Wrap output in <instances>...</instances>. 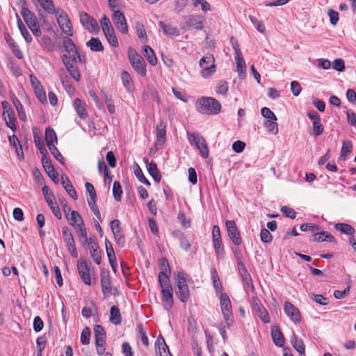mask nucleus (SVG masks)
Returning <instances> with one entry per match:
<instances>
[{
    "label": "nucleus",
    "instance_id": "41",
    "mask_svg": "<svg viewBox=\"0 0 356 356\" xmlns=\"http://www.w3.org/2000/svg\"><path fill=\"white\" fill-rule=\"evenodd\" d=\"M41 7L46 12L54 14L56 13L55 6L53 0H37Z\"/></svg>",
    "mask_w": 356,
    "mask_h": 356
},
{
    "label": "nucleus",
    "instance_id": "16",
    "mask_svg": "<svg viewBox=\"0 0 356 356\" xmlns=\"http://www.w3.org/2000/svg\"><path fill=\"white\" fill-rule=\"evenodd\" d=\"M62 60L65 65L66 70L70 73V76L76 81H79L81 79L79 70L74 63H70V60L67 58V55L64 54L62 56Z\"/></svg>",
    "mask_w": 356,
    "mask_h": 356
},
{
    "label": "nucleus",
    "instance_id": "10",
    "mask_svg": "<svg viewBox=\"0 0 356 356\" xmlns=\"http://www.w3.org/2000/svg\"><path fill=\"white\" fill-rule=\"evenodd\" d=\"M252 307L264 323H266L270 321V317L267 310L262 305L260 300L256 296L252 298Z\"/></svg>",
    "mask_w": 356,
    "mask_h": 356
},
{
    "label": "nucleus",
    "instance_id": "28",
    "mask_svg": "<svg viewBox=\"0 0 356 356\" xmlns=\"http://www.w3.org/2000/svg\"><path fill=\"white\" fill-rule=\"evenodd\" d=\"M314 241L315 242H323V241H328L336 243V240L334 237L330 233L323 231L318 233H315L314 234Z\"/></svg>",
    "mask_w": 356,
    "mask_h": 356
},
{
    "label": "nucleus",
    "instance_id": "26",
    "mask_svg": "<svg viewBox=\"0 0 356 356\" xmlns=\"http://www.w3.org/2000/svg\"><path fill=\"white\" fill-rule=\"evenodd\" d=\"M4 38H5L6 42L8 44L10 47L12 49L13 52L15 55V56L19 59L22 58L23 57V54L22 53L21 50L19 49V47L17 46V44L15 42L13 38L8 33H6L4 35Z\"/></svg>",
    "mask_w": 356,
    "mask_h": 356
},
{
    "label": "nucleus",
    "instance_id": "14",
    "mask_svg": "<svg viewBox=\"0 0 356 356\" xmlns=\"http://www.w3.org/2000/svg\"><path fill=\"white\" fill-rule=\"evenodd\" d=\"M32 86L34 88L35 95L41 103L47 102V97L42 86L38 79L33 75L30 76Z\"/></svg>",
    "mask_w": 356,
    "mask_h": 356
},
{
    "label": "nucleus",
    "instance_id": "23",
    "mask_svg": "<svg viewBox=\"0 0 356 356\" xmlns=\"http://www.w3.org/2000/svg\"><path fill=\"white\" fill-rule=\"evenodd\" d=\"M61 184L68 195L74 200H77L76 192L69 179L65 176L61 177Z\"/></svg>",
    "mask_w": 356,
    "mask_h": 356
},
{
    "label": "nucleus",
    "instance_id": "7",
    "mask_svg": "<svg viewBox=\"0 0 356 356\" xmlns=\"http://www.w3.org/2000/svg\"><path fill=\"white\" fill-rule=\"evenodd\" d=\"M129 56L134 70L141 76H145L146 75V64L143 57L136 53L129 54Z\"/></svg>",
    "mask_w": 356,
    "mask_h": 356
},
{
    "label": "nucleus",
    "instance_id": "22",
    "mask_svg": "<svg viewBox=\"0 0 356 356\" xmlns=\"http://www.w3.org/2000/svg\"><path fill=\"white\" fill-rule=\"evenodd\" d=\"M159 26L162 29L163 33L168 37L174 38L179 35V29L170 24H165L163 21H160Z\"/></svg>",
    "mask_w": 356,
    "mask_h": 356
},
{
    "label": "nucleus",
    "instance_id": "63",
    "mask_svg": "<svg viewBox=\"0 0 356 356\" xmlns=\"http://www.w3.org/2000/svg\"><path fill=\"white\" fill-rule=\"evenodd\" d=\"M42 163L46 172H52L53 170H54L51 160L47 156L42 157Z\"/></svg>",
    "mask_w": 356,
    "mask_h": 356
},
{
    "label": "nucleus",
    "instance_id": "51",
    "mask_svg": "<svg viewBox=\"0 0 356 356\" xmlns=\"http://www.w3.org/2000/svg\"><path fill=\"white\" fill-rule=\"evenodd\" d=\"M324 131V127L321 122H312V131L310 132V135H313L316 137L322 134Z\"/></svg>",
    "mask_w": 356,
    "mask_h": 356
},
{
    "label": "nucleus",
    "instance_id": "35",
    "mask_svg": "<svg viewBox=\"0 0 356 356\" xmlns=\"http://www.w3.org/2000/svg\"><path fill=\"white\" fill-rule=\"evenodd\" d=\"M291 343L293 347L299 353V354H305V347L304 342L301 339H298V337L293 334L291 340Z\"/></svg>",
    "mask_w": 356,
    "mask_h": 356
},
{
    "label": "nucleus",
    "instance_id": "42",
    "mask_svg": "<svg viewBox=\"0 0 356 356\" xmlns=\"http://www.w3.org/2000/svg\"><path fill=\"white\" fill-rule=\"evenodd\" d=\"M102 31L105 34L114 33V29L111 24L109 19L104 15L100 20Z\"/></svg>",
    "mask_w": 356,
    "mask_h": 356
},
{
    "label": "nucleus",
    "instance_id": "49",
    "mask_svg": "<svg viewBox=\"0 0 356 356\" xmlns=\"http://www.w3.org/2000/svg\"><path fill=\"white\" fill-rule=\"evenodd\" d=\"M105 246L106 254L109 261L113 262V261L116 260V257L113 246L107 238L105 239Z\"/></svg>",
    "mask_w": 356,
    "mask_h": 356
},
{
    "label": "nucleus",
    "instance_id": "47",
    "mask_svg": "<svg viewBox=\"0 0 356 356\" xmlns=\"http://www.w3.org/2000/svg\"><path fill=\"white\" fill-rule=\"evenodd\" d=\"M67 58L70 60V63H72L74 64V63L80 62V63H86V58L83 56H81L79 51L78 49L75 50L74 52H71L70 54L67 55Z\"/></svg>",
    "mask_w": 356,
    "mask_h": 356
},
{
    "label": "nucleus",
    "instance_id": "18",
    "mask_svg": "<svg viewBox=\"0 0 356 356\" xmlns=\"http://www.w3.org/2000/svg\"><path fill=\"white\" fill-rule=\"evenodd\" d=\"M101 285L104 295L109 296L111 294V276L107 270L101 273Z\"/></svg>",
    "mask_w": 356,
    "mask_h": 356
},
{
    "label": "nucleus",
    "instance_id": "2",
    "mask_svg": "<svg viewBox=\"0 0 356 356\" xmlns=\"http://www.w3.org/2000/svg\"><path fill=\"white\" fill-rule=\"evenodd\" d=\"M220 307L224 321L227 327L233 323V314L231 301L227 293H221L220 297Z\"/></svg>",
    "mask_w": 356,
    "mask_h": 356
},
{
    "label": "nucleus",
    "instance_id": "32",
    "mask_svg": "<svg viewBox=\"0 0 356 356\" xmlns=\"http://www.w3.org/2000/svg\"><path fill=\"white\" fill-rule=\"evenodd\" d=\"M147 169L155 181L159 182L161 181V176L158 170L156 164L154 162L147 163Z\"/></svg>",
    "mask_w": 356,
    "mask_h": 356
},
{
    "label": "nucleus",
    "instance_id": "4",
    "mask_svg": "<svg viewBox=\"0 0 356 356\" xmlns=\"http://www.w3.org/2000/svg\"><path fill=\"white\" fill-rule=\"evenodd\" d=\"M176 282L178 291L176 292L179 299L182 302L188 300L189 297V288L186 282L185 274L184 273L178 272L176 275Z\"/></svg>",
    "mask_w": 356,
    "mask_h": 356
},
{
    "label": "nucleus",
    "instance_id": "59",
    "mask_svg": "<svg viewBox=\"0 0 356 356\" xmlns=\"http://www.w3.org/2000/svg\"><path fill=\"white\" fill-rule=\"evenodd\" d=\"M62 233L66 245L75 243L72 234L67 227L63 228Z\"/></svg>",
    "mask_w": 356,
    "mask_h": 356
},
{
    "label": "nucleus",
    "instance_id": "29",
    "mask_svg": "<svg viewBox=\"0 0 356 356\" xmlns=\"http://www.w3.org/2000/svg\"><path fill=\"white\" fill-rule=\"evenodd\" d=\"M74 107L76 113L81 118L86 119L88 117V113L85 108V104L82 102V101L80 99L76 98L74 99Z\"/></svg>",
    "mask_w": 356,
    "mask_h": 356
},
{
    "label": "nucleus",
    "instance_id": "11",
    "mask_svg": "<svg viewBox=\"0 0 356 356\" xmlns=\"http://www.w3.org/2000/svg\"><path fill=\"white\" fill-rule=\"evenodd\" d=\"M57 22L63 32L68 36L73 35L71 22L65 12H61L57 16Z\"/></svg>",
    "mask_w": 356,
    "mask_h": 356
},
{
    "label": "nucleus",
    "instance_id": "37",
    "mask_svg": "<svg viewBox=\"0 0 356 356\" xmlns=\"http://www.w3.org/2000/svg\"><path fill=\"white\" fill-rule=\"evenodd\" d=\"M110 321L115 324L118 325L121 323V315L119 310V308L117 306H112L110 310Z\"/></svg>",
    "mask_w": 356,
    "mask_h": 356
},
{
    "label": "nucleus",
    "instance_id": "3",
    "mask_svg": "<svg viewBox=\"0 0 356 356\" xmlns=\"http://www.w3.org/2000/svg\"><path fill=\"white\" fill-rule=\"evenodd\" d=\"M188 140L191 145H195L204 159L209 156V149L205 139L199 134L187 132Z\"/></svg>",
    "mask_w": 356,
    "mask_h": 356
},
{
    "label": "nucleus",
    "instance_id": "27",
    "mask_svg": "<svg viewBox=\"0 0 356 356\" xmlns=\"http://www.w3.org/2000/svg\"><path fill=\"white\" fill-rule=\"evenodd\" d=\"M186 26L197 30L202 29V22L201 17L199 15H191L188 17L186 22Z\"/></svg>",
    "mask_w": 356,
    "mask_h": 356
},
{
    "label": "nucleus",
    "instance_id": "17",
    "mask_svg": "<svg viewBox=\"0 0 356 356\" xmlns=\"http://www.w3.org/2000/svg\"><path fill=\"white\" fill-rule=\"evenodd\" d=\"M77 269L83 282L88 285H90V269L86 261H79L77 262Z\"/></svg>",
    "mask_w": 356,
    "mask_h": 356
},
{
    "label": "nucleus",
    "instance_id": "1",
    "mask_svg": "<svg viewBox=\"0 0 356 356\" xmlns=\"http://www.w3.org/2000/svg\"><path fill=\"white\" fill-rule=\"evenodd\" d=\"M196 109L202 114L216 115L221 111V104L215 98L202 97L197 101Z\"/></svg>",
    "mask_w": 356,
    "mask_h": 356
},
{
    "label": "nucleus",
    "instance_id": "39",
    "mask_svg": "<svg viewBox=\"0 0 356 356\" xmlns=\"http://www.w3.org/2000/svg\"><path fill=\"white\" fill-rule=\"evenodd\" d=\"M45 140L47 147L54 145V142L57 143V136L53 129L50 127L46 129Z\"/></svg>",
    "mask_w": 356,
    "mask_h": 356
},
{
    "label": "nucleus",
    "instance_id": "60",
    "mask_svg": "<svg viewBox=\"0 0 356 356\" xmlns=\"http://www.w3.org/2000/svg\"><path fill=\"white\" fill-rule=\"evenodd\" d=\"M136 28L138 37L143 40V42H145L147 38L144 26L142 24H137Z\"/></svg>",
    "mask_w": 356,
    "mask_h": 356
},
{
    "label": "nucleus",
    "instance_id": "57",
    "mask_svg": "<svg viewBox=\"0 0 356 356\" xmlns=\"http://www.w3.org/2000/svg\"><path fill=\"white\" fill-rule=\"evenodd\" d=\"M48 148L55 159L61 164H64L65 159L57 147L54 145H52L48 147Z\"/></svg>",
    "mask_w": 356,
    "mask_h": 356
},
{
    "label": "nucleus",
    "instance_id": "24",
    "mask_svg": "<svg viewBox=\"0 0 356 356\" xmlns=\"http://www.w3.org/2000/svg\"><path fill=\"white\" fill-rule=\"evenodd\" d=\"M271 337L273 342L277 346L282 347L284 344V339L280 329L274 326L271 329Z\"/></svg>",
    "mask_w": 356,
    "mask_h": 356
},
{
    "label": "nucleus",
    "instance_id": "40",
    "mask_svg": "<svg viewBox=\"0 0 356 356\" xmlns=\"http://www.w3.org/2000/svg\"><path fill=\"white\" fill-rule=\"evenodd\" d=\"M334 227L337 230L348 236H352L355 233L354 228L346 223H337Z\"/></svg>",
    "mask_w": 356,
    "mask_h": 356
},
{
    "label": "nucleus",
    "instance_id": "30",
    "mask_svg": "<svg viewBox=\"0 0 356 356\" xmlns=\"http://www.w3.org/2000/svg\"><path fill=\"white\" fill-rule=\"evenodd\" d=\"M95 344L106 343V332L104 327L100 325H95L94 327Z\"/></svg>",
    "mask_w": 356,
    "mask_h": 356
},
{
    "label": "nucleus",
    "instance_id": "53",
    "mask_svg": "<svg viewBox=\"0 0 356 356\" xmlns=\"http://www.w3.org/2000/svg\"><path fill=\"white\" fill-rule=\"evenodd\" d=\"M67 71L63 68L60 69V72H59V76H60V79L62 82V84L63 86L66 88V89H70L71 88V84L69 81V79H68V76L67 74Z\"/></svg>",
    "mask_w": 356,
    "mask_h": 356
},
{
    "label": "nucleus",
    "instance_id": "38",
    "mask_svg": "<svg viewBox=\"0 0 356 356\" xmlns=\"http://www.w3.org/2000/svg\"><path fill=\"white\" fill-rule=\"evenodd\" d=\"M170 275L166 272H160L159 274V282L161 289L172 287L170 282Z\"/></svg>",
    "mask_w": 356,
    "mask_h": 356
},
{
    "label": "nucleus",
    "instance_id": "12",
    "mask_svg": "<svg viewBox=\"0 0 356 356\" xmlns=\"http://www.w3.org/2000/svg\"><path fill=\"white\" fill-rule=\"evenodd\" d=\"M284 310L285 314L294 323H298L301 320V315L299 309L289 301L284 302Z\"/></svg>",
    "mask_w": 356,
    "mask_h": 356
},
{
    "label": "nucleus",
    "instance_id": "46",
    "mask_svg": "<svg viewBox=\"0 0 356 356\" xmlns=\"http://www.w3.org/2000/svg\"><path fill=\"white\" fill-rule=\"evenodd\" d=\"M121 80L127 90L130 91L133 86V82L130 74L127 71H122L121 72Z\"/></svg>",
    "mask_w": 356,
    "mask_h": 356
},
{
    "label": "nucleus",
    "instance_id": "33",
    "mask_svg": "<svg viewBox=\"0 0 356 356\" xmlns=\"http://www.w3.org/2000/svg\"><path fill=\"white\" fill-rule=\"evenodd\" d=\"M144 56L147 61L153 66L157 64V58L153 49L148 45L144 47Z\"/></svg>",
    "mask_w": 356,
    "mask_h": 356
},
{
    "label": "nucleus",
    "instance_id": "58",
    "mask_svg": "<svg viewBox=\"0 0 356 356\" xmlns=\"http://www.w3.org/2000/svg\"><path fill=\"white\" fill-rule=\"evenodd\" d=\"M134 174L141 183L146 184L147 186L150 185L149 181L144 176L143 172L138 165H136V167L134 169Z\"/></svg>",
    "mask_w": 356,
    "mask_h": 356
},
{
    "label": "nucleus",
    "instance_id": "21",
    "mask_svg": "<svg viewBox=\"0 0 356 356\" xmlns=\"http://www.w3.org/2000/svg\"><path fill=\"white\" fill-rule=\"evenodd\" d=\"M172 291V287L161 289L162 300L166 309H170L173 305Z\"/></svg>",
    "mask_w": 356,
    "mask_h": 356
},
{
    "label": "nucleus",
    "instance_id": "36",
    "mask_svg": "<svg viewBox=\"0 0 356 356\" xmlns=\"http://www.w3.org/2000/svg\"><path fill=\"white\" fill-rule=\"evenodd\" d=\"M86 45L90 47V50L92 51H102L104 50V46L97 38H92L86 42Z\"/></svg>",
    "mask_w": 356,
    "mask_h": 356
},
{
    "label": "nucleus",
    "instance_id": "20",
    "mask_svg": "<svg viewBox=\"0 0 356 356\" xmlns=\"http://www.w3.org/2000/svg\"><path fill=\"white\" fill-rule=\"evenodd\" d=\"M166 124L163 120H161L156 127V145L162 146L165 142Z\"/></svg>",
    "mask_w": 356,
    "mask_h": 356
},
{
    "label": "nucleus",
    "instance_id": "6",
    "mask_svg": "<svg viewBox=\"0 0 356 356\" xmlns=\"http://www.w3.org/2000/svg\"><path fill=\"white\" fill-rule=\"evenodd\" d=\"M42 191L44 197V199L48 205L49 206L54 215L57 218L60 219L62 218L61 212L56 202H53L54 196L52 192L49 190V188L47 186H44L42 188Z\"/></svg>",
    "mask_w": 356,
    "mask_h": 356
},
{
    "label": "nucleus",
    "instance_id": "44",
    "mask_svg": "<svg viewBox=\"0 0 356 356\" xmlns=\"http://www.w3.org/2000/svg\"><path fill=\"white\" fill-rule=\"evenodd\" d=\"M70 224L74 227L76 226L77 223H83V220L81 215L76 211H71L70 216L67 218Z\"/></svg>",
    "mask_w": 356,
    "mask_h": 356
},
{
    "label": "nucleus",
    "instance_id": "31",
    "mask_svg": "<svg viewBox=\"0 0 356 356\" xmlns=\"http://www.w3.org/2000/svg\"><path fill=\"white\" fill-rule=\"evenodd\" d=\"M234 58L236 60L237 72L238 74V76L240 78L243 79L245 77L244 71H245L246 67L245 60L242 57V54L235 55Z\"/></svg>",
    "mask_w": 356,
    "mask_h": 356
},
{
    "label": "nucleus",
    "instance_id": "56",
    "mask_svg": "<svg viewBox=\"0 0 356 356\" xmlns=\"http://www.w3.org/2000/svg\"><path fill=\"white\" fill-rule=\"evenodd\" d=\"M229 87L228 83L225 81H220L216 86V91L218 94L226 95L228 91Z\"/></svg>",
    "mask_w": 356,
    "mask_h": 356
},
{
    "label": "nucleus",
    "instance_id": "5",
    "mask_svg": "<svg viewBox=\"0 0 356 356\" xmlns=\"http://www.w3.org/2000/svg\"><path fill=\"white\" fill-rule=\"evenodd\" d=\"M200 67L202 68L201 75L204 78H209L216 70L215 58L212 54H207L200 60Z\"/></svg>",
    "mask_w": 356,
    "mask_h": 356
},
{
    "label": "nucleus",
    "instance_id": "15",
    "mask_svg": "<svg viewBox=\"0 0 356 356\" xmlns=\"http://www.w3.org/2000/svg\"><path fill=\"white\" fill-rule=\"evenodd\" d=\"M84 243H87L90 249V256L92 258L94 262L97 265L100 264L102 262V257L98 244L93 241L92 238H89L88 241Z\"/></svg>",
    "mask_w": 356,
    "mask_h": 356
},
{
    "label": "nucleus",
    "instance_id": "54",
    "mask_svg": "<svg viewBox=\"0 0 356 356\" xmlns=\"http://www.w3.org/2000/svg\"><path fill=\"white\" fill-rule=\"evenodd\" d=\"M122 193V190L120 183L118 181H114L113 186V194L116 201H120L121 200Z\"/></svg>",
    "mask_w": 356,
    "mask_h": 356
},
{
    "label": "nucleus",
    "instance_id": "19",
    "mask_svg": "<svg viewBox=\"0 0 356 356\" xmlns=\"http://www.w3.org/2000/svg\"><path fill=\"white\" fill-rule=\"evenodd\" d=\"M21 15L29 29H31L38 24L35 14L28 8L23 7L22 8Z\"/></svg>",
    "mask_w": 356,
    "mask_h": 356
},
{
    "label": "nucleus",
    "instance_id": "64",
    "mask_svg": "<svg viewBox=\"0 0 356 356\" xmlns=\"http://www.w3.org/2000/svg\"><path fill=\"white\" fill-rule=\"evenodd\" d=\"M320 229V227L317 225L312 223H304L300 226V230L302 232L310 231L312 232H315Z\"/></svg>",
    "mask_w": 356,
    "mask_h": 356
},
{
    "label": "nucleus",
    "instance_id": "61",
    "mask_svg": "<svg viewBox=\"0 0 356 356\" xmlns=\"http://www.w3.org/2000/svg\"><path fill=\"white\" fill-rule=\"evenodd\" d=\"M90 330L89 327H85L81 334V342L83 345H88L90 343Z\"/></svg>",
    "mask_w": 356,
    "mask_h": 356
},
{
    "label": "nucleus",
    "instance_id": "9",
    "mask_svg": "<svg viewBox=\"0 0 356 356\" xmlns=\"http://www.w3.org/2000/svg\"><path fill=\"white\" fill-rule=\"evenodd\" d=\"M79 16L81 23L89 32L99 31V27L98 23L92 17L90 16L86 12L80 13Z\"/></svg>",
    "mask_w": 356,
    "mask_h": 356
},
{
    "label": "nucleus",
    "instance_id": "48",
    "mask_svg": "<svg viewBox=\"0 0 356 356\" xmlns=\"http://www.w3.org/2000/svg\"><path fill=\"white\" fill-rule=\"evenodd\" d=\"M63 46L68 54H70L71 52H74L75 50H77L75 44L69 37H65L63 38Z\"/></svg>",
    "mask_w": 356,
    "mask_h": 356
},
{
    "label": "nucleus",
    "instance_id": "8",
    "mask_svg": "<svg viewBox=\"0 0 356 356\" xmlns=\"http://www.w3.org/2000/svg\"><path fill=\"white\" fill-rule=\"evenodd\" d=\"M225 225L230 240L234 244L236 245H240L242 243V239L235 222L234 220H227L225 222Z\"/></svg>",
    "mask_w": 356,
    "mask_h": 356
},
{
    "label": "nucleus",
    "instance_id": "13",
    "mask_svg": "<svg viewBox=\"0 0 356 356\" xmlns=\"http://www.w3.org/2000/svg\"><path fill=\"white\" fill-rule=\"evenodd\" d=\"M113 20L116 28L122 33H127V26L124 14L120 10H114Z\"/></svg>",
    "mask_w": 356,
    "mask_h": 356
},
{
    "label": "nucleus",
    "instance_id": "45",
    "mask_svg": "<svg viewBox=\"0 0 356 356\" xmlns=\"http://www.w3.org/2000/svg\"><path fill=\"white\" fill-rule=\"evenodd\" d=\"M74 229L77 233L78 236L83 240V243L88 241L89 238L87 237V232L84 225L83 223H77L76 226L74 227Z\"/></svg>",
    "mask_w": 356,
    "mask_h": 356
},
{
    "label": "nucleus",
    "instance_id": "52",
    "mask_svg": "<svg viewBox=\"0 0 356 356\" xmlns=\"http://www.w3.org/2000/svg\"><path fill=\"white\" fill-rule=\"evenodd\" d=\"M213 247L215 249L216 254L218 257L222 258L224 254V248L222 246V243L220 239H214L213 240Z\"/></svg>",
    "mask_w": 356,
    "mask_h": 356
},
{
    "label": "nucleus",
    "instance_id": "50",
    "mask_svg": "<svg viewBox=\"0 0 356 356\" xmlns=\"http://www.w3.org/2000/svg\"><path fill=\"white\" fill-rule=\"evenodd\" d=\"M211 274L215 289L217 292L220 291L222 290V285L216 270L215 268L211 269Z\"/></svg>",
    "mask_w": 356,
    "mask_h": 356
},
{
    "label": "nucleus",
    "instance_id": "34",
    "mask_svg": "<svg viewBox=\"0 0 356 356\" xmlns=\"http://www.w3.org/2000/svg\"><path fill=\"white\" fill-rule=\"evenodd\" d=\"M3 116L6 125L10 128L13 131H15L17 130V127L15 125L16 119L14 112L9 111V113L3 114Z\"/></svg>",
    "mask_w": 356,
    "mask_h": 356
},
{
    "label": "nucleus",
    "instance_id": "62",
    "mask_svg": "<svg viewBox=\"0 0 356 356\" xmlns=\"http://www.w3.org/2000/svg\"><path fill=\"white\" fill-rule=\"evenodd\" d=\"M249 19L250 22L254 25V26L256 27L257 30L259 32L261 33H264L265 32L266 28L261 22L259 21L256 17L252 15L249 16Z\"/></svg>",
    "mask_w": 356,
    "mask_h": 356
},
{
    "label": "nucleus",
    "instance_id": "55",
    "mask_svg": "<svg viewBox=\"0 0 356 356\" xmlns=\"http://www.w3.org/2000/svg\"><path fill=\"white\" fill-rule=\"evenodd\" d=\"M275 121L276 120H267L264 123V127L268 129V131L273 134H277L279 131L278 125Z\"/></svg>",
    "mask_w": 356,
    "mask_h": 356
},
{
    "label": "nucleus",
    "instance_id": "43",
    "mask_svg": "<svg viewBox=\"0 0 356 356\" xmlns=\"http://www.w3.org/2000/svg\"><path fill=\"white\" fill-rule=\"evenodd\" d=\"M156 346L159 347V350H161L160 346H163L161 348L162 352L161 350L159 352L161 356H171L168 346L166 345L164 339L162 337H158L156 342Z\"/></svg>",
    "mask_w": 356,
    "mask_h": 356
},
{
    "label": "nucleus",
    "instance_id": "25",
    "mask_svg": "<svg viewBox=\"0 0 356 356\" xmlns=\"http://www.w3.org/2000/svg\"><path fill=\"white\" fill-rule=\"evenodd\" d=\"M10 97L18 113L19 119L22 121H25L26 118L22 104L13 93H10Z\"/></svg>",
    "mask_w": 356,
    "mask_h": 356
}]
</instances>
